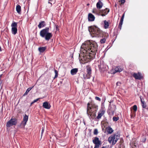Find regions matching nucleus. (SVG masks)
I'll return each mask as SVG.
<instances>
[{
    "label": "nucleus",
    "mask_w": 148,
    "mask_h": 148,
    "mask_svg": "<svg viewBox=\"0 0 148 148\" xmlns=\"http://www.w3.org/2000/svg\"><path fill=\"white\" fill-rule=\"evenodd\" d=\"M97 47V43L94 41L88 40L85 42L81 47L79 56L83 57L81 59L88 62L89 59L92 58L96 54Z\"/></svg>",
    "instance_id": "1"
},
{
    "label": "nucleus",
    "mask_w": 148,
    "mask_h": 148,
    "mask_svg": "<svg viewBox=\"0 0 148 148\" xmlns=\"http://www.w3.org/2000/svg\"><path fill=\"white\" fill-rule=\"evenodd\" d=\"M98 106L93 103H88L87 110V113L90 119H93L95 116V113L98 109Z\"/></svg>",
    "instance_id": "2"
},
{
    "label": "nucleus",
    "mask_w": 148,
    "mask_h": 148,
    "mask_svg": "<svg viewBox=\"0 0 148 148\" xmlns=\"http://www.w3.org/2000/svg\"><path fill=\"white\" fill-rule=\"evenodd\" d=\"M50 27H46L40 31V36L47 41L49 40L52 36L51 33L49 32Z\"/></svg>",
    "instance_id": "3"
},
{
    "label": "nucleus",
    "mask_w": 148,
    "mask_h": 148,
    "mask_svg": "<svg viewBox=\"0 0 148 148\" xmlns=\"http://www.w3.org/2000/svg\"><path fill=\"white\" fill-rule=\"evenodd\" d=\"M120 134L118 133H116L110 136L108 138V141L112 145H114L119 139Z\"/></svg>",
    "instance_id": "4"
},
{
    "label": "nucleus",
    "mask_w": 148,
    "mask_h": 148,
    "mask_svg": "<svg viewBox=\"0 0 148 148\" xmlns=\"http://www.w3.org/2000/svg\"><path fill=\"white\" fill-rule=\"evenodd\" d=\"M88 30L90 33L97 36H99L102 32L100 29L96 27H89Z\"/></svg>",
    "instance_id": "5"
},
{
    "label": "nucleus",
    "mask_w": 148,
    "mask_h": 148,
    "mask_svg": "<svg viewBox=\"0 0 148 148\" xmlns=\"http://www.w3.org/2000/svg\"><path fill=\"white\" fill-rule=\"evenodd\" d=\"M116 109V106L114 105L110 104L108 110V113L109 115H113Z\"/></svg>",
    "instance_id": "6"
},
{
    "label": "nucleus",
    "mask_w": 148,
    "mask_h": 148,
    "mask_svg": "<svg viewBox=\"0 0 148 148\" xmlns=\"http://www.w3.org/2000/svg\"><path fill=\"white\" fill-rule=\"evenodd\" d=\"M17 123V121L15 118H11L6 124V126L10 127L12 126L15 125Z\"/></svg>",
    "instance_id": "7"
},
{
    "label": "nucleus",
    "mask_w": 148,
    "mask_h": 148,
    "mask_svg": "<svg viewBox=\"0 0 148 148\" xmlns=\"http://www.w3.org/2000/svg\"><path fill=\"white\" fill-rule=\"evenodd\" d=\"M11 26L12 27V32L13 34L15 35L17 32V23L13 22L11 24Z\"/></svg>",
    "instance_id": "8"
},
{
    "label": "nucleus",
    "mask_w": 148,
    "mask_h": 148,
    "mask_svg": "<svg viewBox=\"0 0 148 148\" xmlns=\"http://www.w3.org/2000/svg\"><path fill=\"white\" fill-rule=\"evenodd\" d=\"M99 67L100 70L101 71H104L106 68V65L104 64L103 61H100V64L99 65Z\"/></svg>",
    "instance_id": "9"
},
{
    "label": "nucleus",
    "mask_w": 148,
    "mask_h": 148,
    "mask_svg": "<svg viewBox=\"0 0 148 148\" xmlns=\"http://www.w3.org/2000/svg\"><path fill=\"white\" fill-rule=\"evenodd\" d=\"M133 76L136 79H140L143 78L141 73L140 72L138 73H134Z\"/></svg>",
    "instance_id": "10"
},
{
    "label": "nucleus",
    "mask_w": 148,
    "mask_h": 148,
    "mask_svg": "<svg viewBox=\"0 0 148 148\" xmlns=\"http://www.w3.org/2000/svg\"><path fill=\"white\" fill-rule=\"evenodd\" d=\"M93 143L95 145L99 146L101 144V141L99 140V138L96 137L93 140Z\"/></svg>",
    "instance_id": "11"
},
{
    "label": "nucleus",
    "mask_w": 148,
    "mask_h": 148,
    "mask_svg": "<svg viewBox=\"0 0 148 148\" xmlns=\"http://www.w3.org/2000/svg\"><path fill=\"white\" fill-rule=\"evenodd\" d=\"M28 116L25 114L23 117V121L22 122V124L24 126H25L26 124L27 121H28Z\"/></svg>",
    "instance_id": "12"
},
{
    "label": "nucleus",
    "mask_w": 148,
    "mask_h": 148,
    "mask_svg": "<svg viewBox=\"0 0 148 148\" xmlns=\"http://www.w3.org/2000/svg\"><path fill=\"white\" fill-rule=\"evenodd\" d=\"M95 16L91 13H90L88 14V19L89 21H93L95 19Z\"/></svg>",
    "instance_id": "13"
},
{
    "label": "nucleus",
    "mask_w": 148,
    "mask_h": 148,
    "mask_svg": "<svg viewBox=\"0 0 148 148\" xmlns=\"http://www.w3.org/2000/svg\"><path fill=\"white\" fill-rule=\"evenodd\" d=\"M123 70V69L118 66L116 67L114 70H112V72L114 74L116 72H120L121 71Z\"/></svg>",
    "instance_id": "14"
},
{
    "label": "nucleus",
    "mask_w": 148,
    "mask_h": 148,
    "mask_svg": "<svg viewBox=\"0 0 148 148\" xmlns=\"http://www.w3.org/2000/svg\"><path fill=\"white\" fill-rule=\"evenodd\" d=\"M105 113V111L104 110H101L99 111L98 113V116H97V119H100L102 116Z\"/></svg>",
    "instance_id": "15"
},
{
    "label": "nucleus",
    "mask_w": 148,
    "mask_h": 148,
    "mask_svg": "<svg viewBox=\"0 0 148 148\" xmlns=\"http://www.w3.org/2000/svg\"><path fill=\"white\" fill-rule=\"evenodd\" d=\"M42 106L44 108L47 109H50L51 107L50 104H49L47 102H44L43 103Z\"/></svg>",
    "instance_id": "16"
},
{
    "label": "nucleus",
    "mask_w": 148,
    "mask_h": 148,
    "mask_svg": "<svg viewBox=\"0 0 148 148\" xmlns=\"http://www.w3.org/2000/svg\"><path fill=\"white\" fill-rule=\"evenodd\" d=\"M103 6V3L100 1L99 0L96 4V7L97 8L100 9Z\"/></svg>",
    "instance_id": "17"
},
{
    "label": "nucleus",
    "mask_w": 148,
    "mask_h": 148,
    "mask_svg": "<svg viewBox=\"0 0 148 148\" xmlns=\"http://www.w3.org/2000/svg\"><path fill=\"white\" fill-rule=\"evenodd\" d=\"M45 22L42 21L40 22L39 24L38 25V27L39 29H40L42 27H45Z\"/></svg>",
    "instance_id": "18"
},
{
    "label": "nucleus",
    "mask_w": 148,
    "mask_h": 148,
    "mask_svg": "<svg viewBox=\"0 0 148 148\" xmlns=\"http://www.w3.org/2000/svg\"><path fill=\"white\" fill-rule=\"evenodd\" d=\"M47 49L46 47H40L38 48V50L40 53L43 52Z\"/></svg>",
    "instance_id": "19"
},
{
    "label": "nucleus",
    "mask_w": 148,
    "mask_h": 148,
    "mask_svg": "<svg viewBox=\"0 0 148 148\" xmlns=\"http://www.w3.org/2000/svg\"><path fill=\"white\" fill-rule=\"evenodd\" d=\"M107 132L108 134H110L113 132V130L110 127V126H108L106 128Z\"/></svg>",
    "instance_id": "20"
},
{
    "label": "nucleus",
    "mask_w": 148,
    "mask_h": 148,
    "mask_svg": "<svg viewBox=\"0 0 148 148\" xmlns=\"http://www.w3.org/2000/svg\"><path fill=\"white\" fill-rule=\"evenodd\" d=\"M77 68H74L71 70V74L72 75H75L78 71Z\"/></svg>",
    "instance_id": "21"
},
{
    "label": "nucleus",
    "mask_w": 148,
    "mask_h": 148,
    "mask_svg": "<svg viewBox=\"0 0 148 148\" xmlns=\"http://www.w3.org/2000/svg\"><path fill=\"white\" fill-rule=\"evenodd\" d=\"M109 12V10L108 8H106L104 10H102L100 12V13H103L106 14H107Z\"/></svg>",
    "instance_id": "22"
},
{
    "label": "nucleus",
    "mask_w": 148,
    "mask_h": 148,
    "mask_svg": "<svg viewBox=\"0 0 148 148\" xmlns=\"http://www.w3.org/2000/svg\"><path fill=\"white\" fill-rule=\"evenodd\" d=\"M103 22L104 24V28L106 29L108 28L109 26V24L108 22L106 20H105L103 21Z\"/></svg>",
    "instance_id": "23"
},
{
    "label": "nucleus",
    "mask_w": 148,
    "mask_h": 148,
    "mask_svg": "<svg viewBox=\"0 0 148 148\" xmlns=\"http://www.w3.org/2000/svg\"><path fill=\"white\" fill-rule=\"evenodd\" d=\"M16 11L18 13L20 14L21 12V7L19 5H18L16 8Z\"/></svg>",
    "instance_id": "24"
},
{
    "label": "nucleus",
    "mask_w": 148,
    "mask_h": 148,
    "mask_svg": "<svg viewBox=\"0 0 148 148\" xmlns=\"http://www.w3.org/2000/svg\"><path fill=\"white\" fill-rule=\"evenodd\" d=\"M87 73L90 74L91 73V69L90 66H88L87 68Z\"/></svg>",
    "instance_id": "25"
},
{
    "label": "nucleus",
    "mask_w": 148,
    "mask_h": 148,
    "mask_svg": "<svg viewBox=\"0 0 148 148\" xmlns=\"http://www.w3.org/2000/svg\"><path fill=\"white\" fill-rule=\"evenodd\" d=\"M33 87H29L28 88V89L26 90L25 92V93L24 95H27V93L32 89Z\"/></svg>",
    "instance_id": "26"
},
{
    "label": "nucleus",
    "mask_w": 148,
    "mask_h": 148,
    "mask_svg": "<svg viewBox=\"0 0 148 148\" xmlns=\"http://www.w3.org/2000/svg\"><path fill=\"white\" fill-rule=\"evenodd\" d=\"M91 74H90L87 73L85 76L84 75V78L87 79H90L91 77Z\"/></svg>",
    "instance_id": "27"
},
{
    "label": "nucleus",
    "mask_w": 148,
    "mask_h": 148,
    "mask_svg": "<svg viewBox=\"0 0 148 148\" xmlns=\"http://www.w3.org/2000/svg\"><path fill=\"white\" fill-rule=\"evenodd\" d=\"M141 99V101L142 104V106L143 108H146V104L145 103L144 101H143L141 99Z\"/></svg>",
    "instance_id": "28"
},
{
    "label": "nucleus",
    "mask_w": 148,
    "mask_h": 148,
    "mask_svg": "<svg viewBox=\"0 0 148 148\" xmlns=\"http://www.w3.org/2000/svg\"><path fill=\"white\" fill-rule=\"evenodd\" d=\"M112 119L113 121H116L119 119V117H114L112 118Z\"/></svg>",
    "instance_id": "29"
},
{
    "label": "nucleus",
    "mask_w": 148,
    "mask_h": 148,
    "mask_svg": "<svg viewBox=\"0 0 148 148\" xmlns=\"http://www.w3.org/2000/svg\"><path fill=\"white\" fill-rule=\"evenodd\" d=\"M123 20H120V21L119 22V27L121 28V26L123 24Z\"/></svg>",
    "instance_id": "30"
},
{
    "label": "nucleus",
    "mask_w": 148,
    "mask_h": 148,
    "mask_svg": "<svg viewBox=\"0 0 148 148\" xmlns=\"http://www.w3.org/2000/svg\"><path fill=\"white\" fill-rule=\"evenodd\" d=\"M106 41V39L104 38L101 39L100 41L101 43H104Z\"/></svg>",
    "instance_id": "31"
},
{
    "label": "nucleus",
    "mask_w": 148,
    "mask_h": 148,
    "mask_svg": "<svg viewBox=\"0 0 148 148\" xmlns=\"http://www.w3.org/2000/svg\"><path fill=\"white\" fill-rule=\"evenodd\" d=\"M55 73V76L54 78H56L57 77L58 75V72L56 70H54Z\"/></svg>",
    "instance_id": "32"
},
{
    "label": "nucleus",
    "mask_w": 148,
    "mask_h": 148,
    "mask_svg": "<svg viewBox=\"0 0 148 148\" xmlns=\"http://www.w3.org/2000/svg\"><path fill=\"white\" fill-rule=\"evenodd\" d=\"M133 109L135 111H136L137 110V106L136 105H135L133 107Z\"/></svg>",
    "instance_id": "33"
},
{
    "label": "nucleus",
    "mask_w": 148,
    "mask_h": 148,
    "mask_svg": "<svg viewBox=\"0 0 148 148\" xmlns=\"http://www.w3.org/2000/svg\"><path fill=\"white\" fill-rule=\"evenodd\" d=\"M39 98H38V99H36L34 100L33 102H31V105H32L34 103H35V102H37V101H38V100H39Z\"/></svg>",
    "instance_id": "34"
},
{
    "label": "nucleus",
    "mask_w": 148,
    "mask_h": 148,
    "mask_svg": "<svg viewBox=\"0 0 148 148\" xmlns=\"http://www.w3.org/2000/svg\"><path fill=\"white\" fill-rule=\"evenodd\" d=\"M94 134L95 135H97L98 134V130L97 129H95L94 130Z\"/></svg>",
    "instance_id": "35"
},
{
    "label": "nucleus",
    "mask_w": 148,
    "mask_h": 148,
    "mask_svg": "<svg viewBox=\"0 0 148 148\" xmlns=\"http://www.w3.org/2000/svg\"><path fill=\"white\" fill-rule=\"evenodd\" d=\"M143 139L141 140V141L142 142H145V141L146 140V138L145 136H143Z\"/></svg>",
    "instance_id": "36"
},
{
    "label": "nucleus",
    "mask_w": 148,
    "mask_h": 148,
    "mask_svg": "<svg viewBox=\"0 0 148 148\" xmlns=\"http://www.w3.org/2000/svg\"><path fill=\"white\" fill-rule=\"evenodd\" d=\"M95 99L97 100H98L99 101H101V99L98 97H95Z\"/></svg>",
    "instance_id": "37"
},
{
    "label": "nucleus",
    "mask_w": 148,
    "mask_h": 148,
    "mask_svg": "<svg viewBox=\"0 0 148 148\" xmlns=\"http://www.w3.org/2000/svg\"><path fill=\"white\" fill-rule=\"evenodd\" d=\"M44 130H45L44 127H42V132H41V137L42 136V135L44 131Z\"/></svg>",
    "instance_id": "38"
},
{
    "label": "nucleus",
    "mask_w": 148,
    "mask_h": 148,
    "mask_svg": "<svg viewBox=\"0 0 148 148\" xmlns=\"http://www.w3.org/2000/svg\"><path fill=\"white\" fill-rule=\"evenodd\" d=\"M124 16H125V13H123V14L121 20L123 21Z\"/></svg>",
    "instance_id": "39"
},
{
    "label": "nucleus",
    "mask_w": 148,
    "mask_h": 148,
    "mask_svg": "<svg viewBox=\"0 0 148 148\" xmlns=\"http://www.w3.org/2000/svg\"><path fill=\"white\" fill-rule=\"evenodd\" d=\"M121 84V83L119 82H117L116 83V85L117 86H119Z\"/></svg>",
    "instance_id": "40"
},
{
    "label": "nucleus",
    "mask_w": 148,
    "mask_h": 148,
    "mask_svg": "<svg viewBox=\"0 0 148 148\" xmlns=\"http://www.w3.org/2000/svg\"><path fill=\"white\" fill-rule=\"evenodd\" d=\"M100 13V12L99 13ZM101 13V14H100V15H101V16H105L106 14H104V13Z\"/></svg>",
    "instance_id": "41"
},
{
    "label": "nucleus",
    "mask_w": 148,
    "mask_h": 148,
    "mask_svg": "<svg viewBox=\"0 0 148 148\" xmlns=\"http://www.w3.org/2000/svg\"><path fill=\"white\" fill-rule=\"evenodd\" d=\"M121 3H125V0H121Z\"/></svg>",
    "instance_id": "42"
},
{
    "label": "nucleus",
    "mask_w": 148,
    "mask_h": 148,
    "mask_svg": "<svg viewBox=\"0 0 148 148\" xmlns=\"http://www.w3.org/2000/svg\"><path fill=\"white\" fill-rule=\"evenodd\" d=\"M99 146L98 145H95V147L94 148H99Z\"/></svg>",
    "instance_id": "43"
},
{
    "label": "nucleus",
    "mask_w": 148,
    "mask_h": 148,
    "mask_svg": "<svg viewBox=\"0 0 148 148\" xmlns=\"http://www.w3.org/2000/svg\"><path fill=\"white\" fill-rule=\"evenodd\" d=\"M101 148H106V147L103 146Z\"/></svg>",
    "instance_id": "44"
},
{
    "label": "nucleus",
    "mask_w": 148,
    "mask_h": 148,
    "mask_svg": "<svg viewBox=\"0 0 148 148\" xmlns=\"http://www.w3.org/2000/svg\"><path fill=\"white\" fill-rule=\"evenodd\" d=\"M1 51V47L0 46V51Z\"/></svg>",
    "instance_id": "45"
},
{
    "label": "nucleus",
    "mask_w": 148,
    "mask_h": 148,
    "mask_svg": "<svg viewBox=\"0 0 148 148\" xmlns=\"http://www.w3.org/2000/svg\"><path fill=\"white\" fill-rule=\"evenodd\" d=\"M2 75V74H1L0 75V78H1Z\"/></svg>",
    "instance_id": "46"
},
{
    "label": "nucleus",
    "mask_w": 148,
    "mask_h": 148,
    "mask_svg": "<svg viewBox=\"0 0 148 148\" xmlns=\"http://www.w3.org/2000/svg\"><path fill=\"white\" fill-rule=\"evenodd\" d=\"M116 5H117V4H116V3L115 5V6L116 7Z\"/></svg>",
    "instance_id": "47"
},
{
    "label": "nucleus",
    "mask_w": 148,
    "mask_h": 148,
    "mask_svg": "<svg viewBox=\"0 0 148 148\" xmlns=\"http://www.w3.org/2000/svg\"><path fill=\"white\" fill-rule=\"evenodd\" d=\"M53 0H49V1H51Z\"/></svg>",
    "instance_id": "48"
},
{
    "label": "nucleus",
    "mask_w": 148,
    "mask_h": 148,
    "mask_svg": "<svg viewBox=\"0 0 148 148\" xmlns=\"http://www.w3.org/2000/svg\"><path fill=\"white\" fill-rule=\"evenodd\" d=\"M93 13H95V11H93Z\"/></svg>",
    "instance_id": "49"
},
{
    "label": "nucleus",
    "mask_w": 148,
    "mask_h": 148,
    "mask_svg": "<svg viewBox=\"0 0 148 148\" xmlns=\"http://www.w3.org/2000/svg\"><path fill=\"white\" fill-rule=\"evenodd\" d=\"M48 3H50V4L51 5V3H50V2H49Z\"/></svg>",
    "instance_id": "50"
}]
</instances>
